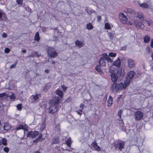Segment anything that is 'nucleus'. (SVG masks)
I'll return each mask as SVG.
<instances>
[{
    "instance_id": "1",
    "label": "nucleus",
    "mask_w": 153,
    "mask_h": 153,
    "mask_svg": "<svg viewBox=\"0 0 153 153\" xmlns=\"http://www.w3.org/2000/svg\"><path fill=\"white\" fill-rule=\"evenodd\" d=\"M60 100L59 98L56 97L54 99L52 100L50 107L49 108V113L54 114L58 110V108H60L61 106L59 105Z\"/></svg>"
},
{
    "instance_id": "2",
    "label": "nucleus",
    "mask_w": 153,
    "mask_h": 153,
    "mask_svg": "<svg viewBox=\"0 0 153 153\" xmlns=\"http://www.w3.org/2000/svg\"><path fill=\"white\" fill-rule=\"evenodd\" d=\"M126 86H124L123 83L120 82L119 84L114 83L111 86V90L113 92L115 91L116 92L119 91H121L123 89H125Z\"/></svg>"
},
{
    "instance_id": "3",
    "label": "nucleus",
    "mask_w": 153,
    "mask_h": 153,
    "mask_svg": "<svg viewBox=\"0 0 153 153\" xmlns=\"http://www.w3.org/2000/svg\"><path fill=\"white\" fill-rule=\"evenodd\" d=\"M48 56L51 58H54L58 55V53L55 49L51 47L48 48Z\"/></svg>"
},
{
    "instance_id": "4",
    "label": "nucleus",
    "mask_w": 153,
    "mask_h": 153,
    "mask_svg": "<svg viewBox=\"0 0 153 153\" xmlns=\"http://www.w3.org/2000/svg\"><path fill=\"white\" fill-rule=\"evenodd\" d=\"M143 116V113L140 111H137L134 113V117L136 121L141 119Z\"/></svg>"
},
{
    "instance_id": "5",
    "label": "nucleus",
    "mask_w": 153,
    "mask_h": 153,
    "mask_svg": "<svg viewBox=\"0 0 153 153\" xmlns=\"http://www.w3.org/2000/svg\"><path fill=\"white\" fill-rule=\"evenodd\" d=\"M133 21L134 25L137 28L141 29H143L144 28V25L141 21L137 20H134Z\"/></svg>"
},
{
    "instance_id": "6",
    "label": "nucleus",
    "mask_w": 153,
    "mask_h": 153,
    "mask_svg": "<svg viewBox=\"0 0 153 153\" xmlns=\"http://www.w3.org/2000/svg\"><path fill=\"white\" fill-rule=\"evenodd\" d=\"M39 132L37 131H30L28 132L27 137L32 139L36 138L39 135Z\"/></svg>"
},
{
    "instance_id": "7",
    "label": "nucleus",
    "mask_w": 153,
    "mask_h": 153,
    "mask_svg": "<svg viewBox=\"0 0 153 153\" xmlns=\"http://www.w3.org/2000/svg\"><path fill=\"white\" fill-rule=\"evenodd\" d=\"M124 142H119L117 144H114V146L116 149L118 150H120V151H121L124 148Z\"/></svg>"
},
{
    "instance_id": "8",
    "label": "nucleus",
    "mask_w": 153,
    "mask_h": 153,
    "mask_svg": "<svg viewBox=\"0 0 153 153\" xmlns=\"http://www.w3.org/2000/svg\"><path fill=\"white\" fill-rule=\"evenodd\" d=\"M119 18L121 22L125 23L127 21L128 18L123 13H120L119 14Z\"/></svg>"
},
{
    "instance_id": "9",
    "label": "nucleus",
    "mask_w": 153,
    "mask_h": 153,
    "mask_svg": "<svg viewBox=\"0 0 153 153\" xmlns=\"http://www.w3.org/2000/svg\"><path fill=\"white\" fill-rule=\"evenodd\" d=\"M128 67L130 68H132L135 67L136 62L133 59L129 58L128 60Z\"/></svg>"
},
{
    "instance_id": "10",
    "label": "nucleus",
    "mask_w": 153,
    "mask_h": 153,
    "mask_svg": "<svg viewBox=\"0 0 153 153\" xmlns=\"http://www.w3.org/2000/svg\"><path fill=\"white\" fill-rule=\"evenodd\" d=\"M91 145L96 151L99 152L101 150V148L97 145V144L96 141L93 142Z\"/></svg>"
},
{
    "instance_id": "11",
    "label": "nucleus",
    "mask_w": 153,
    "mask_h": 153,
    "mask_svg": "<svg viewBox=\"0 0 153 153\" xmlns=\"http://www.w3.org/2000/svg\"><path fill=\"white\" fill-rule=\"evenodd\" d=\"M111 81L113 82L116 83L115 82L117 81L118 79L117 75L115 73H113L111 74Z\"/></svg>"
},
{
    "instance_id": "12",
    "label": "nucleus",
    "mask_w": 153,
    "mask_h": 153,
    "mask_svg": "<svg viewBox=\"0 0 153 153\" xmlns=\"http://www.w3.org/2000/svg\"><path fill=\"white\" fill-rule=\"evenodd\" d=\"M137 4L141 7L144 8H149V5L146 2L141 3L138 1Z\"/></svg>"
},
{
    "instance_id": "13",
    "label": "nucleus",
    "mask_w": 153,
    "mask_h": 153,
    "mask_svg": "<svg viewBox=\"0 0 153 153\" xmlns=\"http://www.w3.org/2000/svg\"><path fill=\"white\" fill-rule=\"evenodd\" d=\"M27 128V126L26 125H23L22 124H20L15 128V130H16L17 131L20 129H22L25 130Z\"/></svg>"
},
{
    "instance_id": "14",
    "label": "nucleus",
    "mask_w": 153,
    "mask_h": 153,
    "mask_svg": "<svg viewBox=\"0 0 153 153\" xmlns=\"http://www.w3.org/2000/svg\"><path fill=\"white\" fill-rule=\"evenodd\" d=\"M102 56L105 59L107 60L108 62H112L111 59L109 57L110 56L106 53H103Z\"/></svg>"
},
{
    "instance_id": "15",
    "label": "nucleus",
    "mask_w": 153,
    "mask_h": 153,
    "mask_svg": "<svg viewBox=\"0 0 153 153\" xmlns=\"http://www.w3.org/2000/svg\"><path fill=\"white\" fill-rule=\"evenodd\" d=\"M113 65L119 68L121 65V61L120 59H118L117 60L114 61V62Z\"/></svg>"
},
{
    "instance_id": "16",
    "label": "nucleus",
    "mask_w": 153,
    "mask_h": 153,
    "mask_svg": "<svg viewBox=\"0 0 153 153\" xmlns=\"http://www.w3.org/2000/svg\"><path fill=\"white\" fill-rule=\"evenodd\" d=\"M75 43L76 45L79 48L82 47L84 45V42H81L78 40L76 41Z\"/></svg>"
},
{
    "instance_id": "17",
    "label": "nucleus",
    "mask_w": 153,
    "mask_h": 153,
    "mask_svg": "<svg viewBox=\"0 0 153 153\" xmlns=\"http://www.w3.org/2000/svg\"><path fill=\"white\" fill-rule=\"evenodd\" d=\"M11 126L8 123H4L3 126L4 129L6 131H7L11 128Z\"/></svg>"
},
{
    "instance_id": "18",
    "label": "nucleus",
    "mask_w": 153,
    "mask_h": 153,
    "mask_svg": "<svg viewBox=\"0 0 153 153\" xmlns=\"http://www.w3.org/2000/svg\"><path fill=\"white\" fill-rule=\"evenodd\" d=\"M135 74L134 72L133 71H130L128 73V77L131 79Z\"/></svg>"
},
{
    "instance_id": "19",
    "label": "nucleus",
    "mask_w": 153,
    "mask_h": 153,
    "mask_svg": "<svg viewBox=\"0 0 153 153\" xmlns=\"http://www.w3.org/2000/svg\"><path fill=\"white\" fill-rule=\"evenodd\" d=\"M99 62L100 65L101 66H105L106 63L105 61V59L103 56L101 58Z\"/></svg>"
},
{
    "instance_id": "20",
    "label": "nucleus",
    "mask_w": 153,
    "mask_h": 153,
    "mask_svg": "<svg viewBox=\"0 0 153 153\" xmlns=\"http://www.w3.org/2000/svg\"><path fill=\"white\" fill-rule=\"evenodd\" d=\"M9 98L10 100L13 101L16 98V96L15 94H12L11 95L9 96H6V98L7 100H9L8 98Z\"/></svg>"
},
{
    "instance_id": "21",
    "label": "nucleus",
    "mask_w": 153,
    "mask_h": 153,
    "mask_svg": "<svg viewBox=\"0 0 153 153\" xmlns=\"http://www.w3.org/2000/svg\"><path fill=\"white\" fill-rule=\"evenodd\" d=\"M56 94L58 95L60 98L62 97L63 94L62 91L57 89L55 91Z\"/></svg>"
},
{
    "instance_id": "22",
    "label": "nucleus",
    "mask_w": 153,
    "mask_h": 153,
    "mask_svg": "<svg viewBox=\"0 0 153 153\" xmlns=\"http://www.w3.org/2000/svg\"><path fill=\"white\" fill-rule=\"evenodd\" d=\"M144 42L145 43H148L150 40V37L148 35H146L143 37Z\"/></svg>"
},
{
    "instance_id": "23",
    "label": "nucleus",
    "mask_w": 153,
    "mask_h": 153,
    "mask_svg": "<svg viewBox=\"0 0 153 153\" xmlns=\"http://www.w3.org/2000/svg\"><path fill=\"white\" fill-rule=\"evenodd\" d=\"M112 102L113 98L111 96H109L107 101L108 105V107H110L112 105Z\"/></svg>"
},
{
    "instance_id": "24",
    "label": "nucleus",
    "mask_w": 153,
    "mask_h": 153,
    "mask_svg": "<svg viewBox=\"0 0 153 153\" xmlns=\"http://www.w3.org/2000/svg\"><path fill=\"white\" fill-rule=\"evenodd\" d=\"M131 80L130 79L127 77L124 82V86H126V88L130 83V81Z\"/></svg>"
},
{
    "instance_id": "25",
    "label": "nucleus",
    "mask_w": 153,
    "mask_h": 153,
    "mask_svg": "<svg viewBox=\"0 0 153 153\" xmlns=\"http://www.w3.org/2000/svg\"><path fill=\"white\" fill-rule=\"evenodd\" d=\"M71 143L72 141L70 137H69L66 141V144L68 146L70 147Z\"/></svg>"
},
{
    "instance_id": "26",
    "label": "nucleus",
    "mask_w": 153,
    "mask_h": 153,
    "mask_svg": "<svg viewBox=\"0 0 153 153\" xmlns=\"http://www.w3.org/2000/svg\"><path fill=\"white\" fill-rule=\"evenodd\" d=\"M137 17L141 20H143L144 19V16L141 13L139 12L137 13Z\"/></svg>"
},
{
    "instance_id": "27",
    "label": "nucleus",
    "mask_w": 153,
    "mask_h": 153,
    "mask_svg": "<svg viewBox=\"0 0 153 153\" xmlns=\"http://www.w3.org/2000/svg\"><path fill=\"white\" fill-rule=\"evenodd\" d=\"M95 70L101 74H103V72L101 70L100 67L98 65H97L95 68Z\"/></svg>"
},
{
    "instance_id": "28",
    "label": "nucleus",
    "mask_w": 153,
    "mask_h": 153,
    "mask_svg": "<svg viewBox=\"0 0 153 153\" xmlns=\"http://www.w3.org/2000/svg\"><path fill=\"white\" fill-rule=\"evenodd\" d=\"M32 97H33V99L35 100H38L41 97V95L39 94H36L35 95L33 96Z\"/></svg>"
},
{
    "instance_id": "29",
    "label": "nucleus",
    "mask_w": 153,
    "mask_h": 153,
    "mask_svg": "<svg viewBox=\"0 0 153 153\" xmlns=\"http://www.w3.org/2000/svg\"><path fill=\"white\" fill-rule=\"evenodd\" d=\"M40 39V38L39 36V33L38 32H37L36 33L35 36V39L37 41H39Z\"/></svg>"
},
{
    "instance_id": "30",
    "label": "nucleus",
    "mask_w": 153,
    "mask_h": 153,
    "mask_svg": "<svg viewBox=\"0 0 153 153\" xmlns=\"http://www.w3.org/2000/svg\"><path fill=\"white\" fill-rule=\"evenodd\" d=\"M59 140L58 138H54L52 141V144H56L59 143Z\"/></svg>"
},
{
    "instance_id": "31",
    "label": "nucleus",
    "mask_w": 153,
    "mask_h": 153,
    "mask_svg": "<svg viewBox=\"0 0 153 153\" xmlns=\"http://www.w3.org/2000/svg\"><path fill=\"white\" fill-rule=\"evenodd\" d=\"M42 134H40L39 135L38 137V138L36 140H33V143H36L38 142L42 138Z\"/></svg>"
},
{
    "instance_id": "32",
    "label": "nucleus",
    "mask_w": 153,
    "mask_h": 153,
    "mask_svg": "<svg viewBox=\"0 0 153 153\" xmlns=\"http://www.w3.org/2000/svg\"><path fill=\"white\" fill-rule=\"evenodd\" d=\"M86 28L88 29L91 30L93 28V27L91 23H89L87 24Z\"/></svg>"
},
{
    "instance_id": "33",
    "label": "nucleus",
    "mask_w": 153,
    "mask_h": 153,
    "mask_svg": "<svg viewBox=\"0 0 153 153\" xmlns=\"http://www.w3.org/2000/svg\"><path fill=\"white\" fill-rule=\"evenodd\" d=\"M105 29H110L111 28V26L109 23H106L105 24Z\"/></svg>"
},
{
    "instance_id": "34",
    "label": "nucleus",
    "mask_w": 153,
    "mask_h": 153,
    "mask_svg": "<svg viewBox=\"0 0 153 153\" xmlns=\"http://www.w3.org/2000/svg\"><path fill=\"white\" fill-rule=\"evenodd\" d=\"M123 111L122 110H120L118 112V116L120 117V120H122V118L121 117V115L122 114V113Z\"/></svg>"
},
{
    "instance_id": "35",
    "label": "nucleus",
    "mask_w": 153,
    "mask_h": 153,
    "mask_svg": "<svg viewBox=\"0 0 153 153\" xmlns=\"http://www.w3.org/2000/svg\"><path fill=\"white\" fill-rule=\"evenodd\" d=\"M2 144H3L4 145L6 146L7 144V140L5 138H2Z\"/></svg>"
},
{
    "instance_id": "36",
    "label": "nucleus",
    "mask_w": 153,
    "mask_h": 153,
    "mask_svg": "<svg viewBox=\"0 0 153 153\" xmlns=\"http://www.w3.org/2000/svg\"><path fill=\"white\" fill-rule=\"evenodd\" d=\"M45 126V121H44L40 127V129L42 130H43Z\"/></svg>"
},
{
    "instance_id": "37",
    "label": "nucleus",
    "mask_w": 153,
    "mask_h": 153,
    "mask_svg": "<svg viewBox=\"0 0 153 153\" xmlns=\"http://www.w3.org/2000/svg\"><path fill=\"white\" fill-rule=\"evenodd\" d=\"M86 11L89 14H91L94 12V10L90 8L87 9Z\"/></svg>"
},
{
    "instance_id": "38",
    "label": "nucleus",
    "mask_w": 153,
    "mask_h": 153,
    "mask_svg": "<svg viewBox=\"0 0 153 153\" xmlns=\"http://www.w3.org/2000/svg\"><path fill=\"white\" fill-rule=\"evenodd\" d=\"M17 109L19 111L21 110L22 109V105L21 104H19L17 105Z\"/></svg>"
},
{
    "instance_id": "39",
    "label": "nucleus",
    "mask_w": 153,
    "mask_h": 153,
    "mask_svg": "<svg viewBox=\"0 0 153 153\" xmlns=\"http://www.w3.org/2000/svg\"><path fill=\"white\" fill-rule=\"evenodd\" d=\"M109 56L111 57H115L116 56V53L113 52H110L109 53Z\"/></svg>"
},
{
    "instance_id": "40",
    "label": "nucleus",
    "mask_w": 153,
    "mask_h": 153,
    "mask_svg": "<svg viewBox=\"0 0 153 153\" xmlns=\"http://www.w3.org/2000/svg\"><path fill=\"white\" fill-rule=\"evenodd\" d=\"M108 34L110 39H112L114 33H108Z\"/></svg>"
},
{
    "instance_id": "41",
    "label": "nucleus",
    "mask_w": 153,
    "mask_h": 153,
    "mask_svg": "<svg viewBox=\"0 0 153 153\" xmlns=\"http://www.w3.org/2000/svg\"><path fill=\"white\" fill-rule=\"evenodd\" d=\"M142 20L143 22V23H144L145 24L148 25V26H149L151 24L150 22H149L148 21L144 19Z\"/></svg>"
},
{
    "instance_id": "42",
    "label": "nucleus",
    "mask_w": 153,
    "mask_h": 153,
    "mask_svg": "<svg viewBox=\"0 0 153 153\" xmlns=\"http://www.w3.org/2000/svg\"><path fill=\"white\" fill-rule=\"evenodd\" d=\"M76 112L78 114L81 115L82 114V109H79L76 111Z\"/></svg>"
},
{
    "instance_id": "43",
    "label": "nucleus",
    "mask_w": 153,
    "mask_h": 153,
    "mask_svg": "<svg viewBox=\"0 0 153 153\" xmlns=\"http://www.w3.org/2000/svg\"><path fill=\"white\" fill-rule=\"evenodd\" d=\"M17 62H16L14 64H13L12 65H11L10 66V68H15L16 65H17Z\"/></svg>"
},
{
    "instance_id": "44",
    "label": "nucleus",
    "mask_w": 153,
    "mask_h": 153,
    "mask_svg": "<svg viewBox=\"0 0 153 153\" xmlns=\"http://www.w3.org/2000/svg\"><path fill=\"white\" fill-rule=\"evenodd\" d=\"M32 56H35L39 57V56L38 54V53L37 52H34L32 54Z\"/></svg>"
},
{
    "instance_id": "45",
    "label": "nucleus",
    "mask_w": 153,
    "mask_h": 153,
    "mask_svg": "<svg viewBox=\"0 0 153 153\" xmlns=\"http://www.w3.org/2000/svg\"><path fill=\"white\" fill-rule=\"evenodd\" d=\"M7 94L5 93H3L0 94V98H2L3 97L6 96V97Z\"/></svg>"
},
{
    "instance_id": "46",
    "label": "nucleus",
    "mask_w": 153,
    "mask_h": 153,
    "mask_svg": "<svg viewBox=\"0 0 153 153\" xmlns=\"http://www.w3.org/2000/svg\"><path fill=\"white\" fill-rule=\"evenodd\" d=\"M16 2L18 4L22 5L23 3L22 0H16Z\"/></svg>"
},
{
    "instance_id": "47",
    "label": "nucleus",
    "mask_w": 153,
    "mask_h": 153,
    "mask_svg": "<svg viewBox=\"0 0 153 153\" xmlns=\"http://www.w3.org/2000/svg\"><path fill=\"white\" fill-rule=\"evenodd\" d=\"M126 12V13H128L130 14L132 12V10L129 8L127 9Z\"/></svg>"
},
{
    "instance_id": "48",
    "label": "nucleus",
    "mask_w": 153,
    "mask_h": 153,
    "mask_svg": "<svg viewBox=\"0 0 153 153\" xmlns=\"http://www.w3.org/2000/svg\"><path fill=\"white\" fill-rule=\"evenodd\" d=\"M3 150L4 152H6V153H7V152H8L9 150V149L8 147H5L4 149Z\"/></svg>"
},
{
    "instance_id": "49",
    "label": "nucleus",
    "mask_w": 153,
    "mask_h": 153,
    "mask_svg": "<svg viewBox=\"0 0 153 153\" xmlns=\"http://www.w3.org/2000/svg\"><path fill=\"white\" fill-rule=\"evenodd\" d=\"M122 69H119L117 71V74L118 75H120L121 76L122 75Z\"/></svg>"
},
{
    "instance_id": "50",
    "label": "nucleus",
    "mask_w": 153,
    "mask_h": 153,
    "mask_svg": "<svg viewBox=\"0 0 153 153\" xmlns=\"http://www.w3.org/2000/svg\"><path fill=\"white\" fill-rule=\"evenodd\" d=\"M10 50L8 48H6L5 49L4 51L6 53H8L10 52Z\"/></svg>"
},
{
    "instance_id": "51",
    "label": "nucleus",
    "mask_w": 153,
    "mask_h": 153,
    "mask_svg": "<svg viewBox=\"0 0 153 153\" xmlns=\"http://www.w3.org/2000/svg\"><path fill=\"white\" fill-rule=\"evenodd\" d=\"M62 88L63 89V90L64 91H65V90H66L67 88L66 87L63 85L62 86Z\"/></svg>"
},
{
    "instance_id": "52",
    "label": "nucleus",
    "mask_w": 153,
    "mask_h": 153,
    "mask_svg": "<svg viewBox=\"0 0 153 153\" xmlns=\"http://www.w3.org/2000/svg\"><path fill=\"white\" fill-rule=\"evenodd\" d=\"M146 51L148 52H150L151 51L150 48L149 47H147L146 48Z\"/></svg>"
},
{
    "instance_id": "53",
    "label": "nucleus",
    "mask_w": 153,
    "mask_h": 153,
    "mask_svg": "<svg viewBox=\"0 0 153 153\" xmlns=\"http://www.w3.org/2000/svg\"><path fill=\"white\" fill-rule=\"evenodd\" d=\"M2 36L3 37L5 38V37H7V34L5 33H3L2 34Z\"/></svg>"
},
{
    "instance_id": "54",
    "label": "nucleus",
    "mask_w": 153,
    "mask_h": 153,
    "mask_svg": "<svg viewBox=\"0 0 153 153\" xmlns=\"http://www.w3.org/2000/svg\"><path fill=\"white\" fill-rule=\"evenodd\" d=\"M97 21H99L101 20V16H97Z\"/></svg>"
},
{
    "instance_id": "55",
    "label": "nucleus",
    "mask_w": 153,
    "mask_h": 153,
    "mask_svg": "<svg viewBox=\"0 0 153 153\" xmlns=\"http://www.w3.org/2000/svg\"><path fill=\"white\" fill-rule=\"evenodd\" d=\"M150 45L152 48H153V39H151Z\"/></svg>"
},
{
    "instance_id": "56",
    "label": "nucleus",
    "mask_w": 153,
    "mask_h": 153,
    "mask_svg": "<svg viewBox=\"0 0 153 153\" xmlns=\"http://www.w3.org/2000/svg\"><path fill=\"white\" fill-rule=\"evenodd\" d=\"M84 106L85 105L84 104L81 103L80 105V108H82L84 107Z\"/></svg>"
},
{
    "instance_id": "57",
    "label": "nucleus",
    "mask_w": 153,
    "mask_h": 153,
    "mask_svg": "<svg viewBox=\"0 0 153 153\" xmlns=\"http://www.w3.org/2000/svg\"><path fill=\"white\" fill-rule=\"evenodd\" d=\"M120 95L117 98V102H118L119 101V100H120Z\"/></svg>"
},
{
    "instance_id": "58",
    "label": "nucleus",
    "mask_w": 153,
    "mask_h": 153,
    "mask_svg": "<svg viewBox=\"0 0 153 153\" xmlns=\"http://www.w3.org/2000/svg\"><path fill=\"white\" fill-rule=\"evenodd\" d=\"M45 72L46 74H48L49 72V71L48 70H46L45 71Z\"/></svg>"
},
{
    "instance_id": "59",
    "label": "nucleus",
    "mask_w": 153,
    "mask_h": 153,
    "mask_svg": "<svg viewBox=\"0 0 153 153\" xmlns=\"http://www.w3.org/2000/svg\"><path fill=\"white\" fill-rule=\"evenodd\" d=\"M128 25H131L132 24V22H131L129 21L128 22Z\"/></svg>"
},
{
    "instance_id": "60",
    "label": "nucleus",
    "mask_w": 153,
    "mask_h": 153,
    "mask_svg": "<svg viewBox=\"0 0 153 153\" xmlns=\"http://www.w3.org/2000/svg\"><path fill=\"white\" fill-rule=\"evenodd\" d=\"M22 52L23 53H26V50H25V49L23 50L22 51Z\"/></svg>"
},
{
    "instance_id": "61",
    "label": "nucleus",
    "mask_w": 153,
    "mask_h": 153,
    "mask_svg": "<svg viewBox=\"0 0 153 153\" xmlns=\"http://www.w3.org/2000/svg\"><path fill=\"white\" fill-rule=\"evenodd\" d=\"M151 57L152 58V60H153V52L152 53V54L151 55Z\"/></svg>"
},
{
    "instance_id": "62",
    "label": "nucleus",
    "mask_w": 153,
    "mask_h": 153,
    "mask_svg": "<svg viewBox=\"0 0 153 153\" xmlns=\"http://www.w3.org/2000/svg\"><path fill=\"white\" fill-rule=\"evenodd\" d=\"M52 63L53 64H55V62H54V61H52Z\"/></svg>"
},
{
    "instance_id": "63",
    "label": "nucleus",
    "mask_w": 153,
    "mask_h": 153,
    "mask_svg": "<svg viewBox=\"0 0 153 153\" xmlns=\"http://www.w3.org/2000/svg\"><path fill=\"white\" fill-rule=\"evenodd\" d=\"M2 14L0 12V18L2 17Z\"/></svg>"
},
{
    "instance_id": "64",
    "label": "nucleus",
    "mask_w": 153,
    "mask_h": 153,
    "mask_svg": "<svg viewBox=\"0 0 153 153\" xmlns=\"http://www.w3.org/2000/svg\"><path fill=\"white\" fill-rule=\"evenodd\" d=\"M34 153H41L39 151H36L34 152Z\"/></svg>"
}]
</instances>
